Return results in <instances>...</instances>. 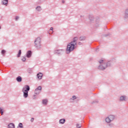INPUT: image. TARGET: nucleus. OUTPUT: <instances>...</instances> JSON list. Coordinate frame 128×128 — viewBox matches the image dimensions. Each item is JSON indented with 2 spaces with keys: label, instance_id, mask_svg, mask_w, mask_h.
I'll return each mask as SVG.
<instances>
[{
  "label": "nucleus",
  "instance_id": "nucleus-32",
  "mask_svg": "<svg viewBox=\"0 0 128 128\" xmlns=\"http://www.w3.org/2000/svg\"><path fill=\"white\" fill-rule=\"evenodd\" d=\"M96 102H98L96 101V100L94 101V102H92V104H94V103H96Z\"/></svg>",
  "mask_w": 128,
  "mask_h": 128
},
{
  "label": "nucleus",
  "instance_id": "nucleus-13",
  "mask_svg": "<svg viewBox=\"0 0 128 128\" xmlns=\"http://www.w3.org/2000/svg\"><path fill=\"white\" fill-rule=\"evenodd\" d=\"M78 98V97H76V96H73L72 98H70V102H72L74 100H76Z\"/></svg>",
  "mask_w": 128,
  "mask_h": 128
},
{
  "label": "nucleus",
  "instance_id": "nucleus-35",
  "mask_svg": "<svg viewBox=\"0 0 128 128\" xmlns=\"http://www.w3.org/2000/svg\"><path fill=\"white\" fill-rule=\"evenodd\" d=\"M2 110V108H0V111Z\"/></svg>",
  "mask_w": 128,
  "mask_h": 128
},
{
  "label": "nucleus",
  "instance_id": "nucleus-19",
  "mask_svg": "<svg viewBox=\"0 0 128 128\" xmlns=\"http://www.w3.org/2000/svg\"><path fill=\"white\" fill-rule=\"evenodd\" d=\"M6 50H3L1 52V54L3 56H6Z\"/></svg>",
  "mask_w": 128,
  "mask_h": 128
},
{
  "label": "nucleus",
  "instance_id": "nucleus-3",
  "mask_svg": "<svg viewBox=\"0 0 128 128\" xmlns=\"http://www.w3.org/2000/svg\"><path fill=\"white\" fill-rule=\"evenodd\" d=\"M30 88L28 85H26L22 88V92L24 94L23 96H24L25 98H26L28 96V92H30Z\"/></svg>",
  "mask_w": 128,
  "mask_h": 128
},
{
  "label": "nucleus",
  "instance_id": "nucleus-7",
  "mask_svg": "<svg viewBox=\"0 0 128 128\" xmlns=\"http://www.w3.org/2000/svg\"><path fill=\"white\" fill-rule=\"evenodd\" d=\"M120 102H126V96H120Z\"/></svg>",
  "mask_w": 128,
  "mask_h": 128
},
{
  "label": "nucleus",
  "instance_id": "nucleus-21",
  "mask_svg": "<svg viewBox=\"0 0 128 128\" xmlns=\"http://www.w3.org/2000/svg\"><path fill=\"white\" fill-rule=\"evenodd\" d=\"M86 40V36H80L79 38V40Z\"/></svg>",
  "mask_w": 128,
  "mask_h": 128
},
{
  "label": "nucleus",
  "instance_id": "nucleus-6",
  "mask_svg": "<svg viewBox=\"0 0 128 128\" xmlns=\"http://www.w3.org/2000/svg\"><path fill=\"white\" fill-rule=\"evenodd\" d=\"M64 50H55L54 51V54H58V56H60L62 54V53Z\"/></svg>",
  "mask_w": 128,
  "mask_h": 128
},
{
  "label": "nucleus",
  "instance_id": "nucleus-24",
  "mask_svg": "<svg viewBox=\"0 0 128 128\" xmlns=\"http://www.w3.org/2000/svg\"><path fill=\"white\" fill-rule=\"evenodd\" d=\"M36 10L38 12H40L42 10V8H40V6H38L36 8Z\"/></svg>",
  "mask_w": 128,
  "mask_h": 128
},
{
  "label": "nucleus",
  "instance_id": "nucleus-25",
  "mask_svg": "<svg viewBox=\"0 0 128 128\" xmlns=\"http://www.w3.org/2000/svg\"><path fill=\"white\" fill-rule=\"evenodd\" d=\"M40 91L37 90L36 92V89L35 90V91H34L35 94H40Z\"/></svg>",
  "mask_w": 128,
  "mask_h": 128
},
{
  "label": "nucleus",
  "instance_id": "nucleus-18",
  "mask_svg": "<svg viewBox=\"0 0 128 128\" xmlns=\"http://www.w3.org/2000/svg\"><path fill=\"white\" fill-rule=\"evenodd\" d=\"M8 128H14V124L10 123L8 125Z\"/></svg>",
  "mask_w": 128,
  "mask_h": 128
},
{
  "label": "nucleus",
  "instance_id": "nucleus-38",
  "mask_svg": "<svg viewBox=\"0 0 128 128\" xmlns=\"http://www.w3.org/2000/svg\"><path fill=\"white\" fill-rule=\"evenodd\" d=\"M80 18H82V16H80Z\"/></svg>",
  "mask_w": 128,
  "mask_h": 128
},
{
  "label": "nucleus",
  "instance_id": "nucleus-20",
  "mask_svg": "<svg viewBox=\"0 0 128 128\" xmlns=\"http://www.w3.org/2000/svg\"><path fill=\"white\" fill-rule=\"evenodd\" d=\"M22 54V50H19L17 54V58H20Z\"/></svg>",
  "mask_w": 128,
  "mask_h": 128
},
{
  "label": "nucleus",
  "instance_id": "nucleus-2",
  "mask_svg": "<svg viewBox=\"0 0 128 128\" xmlns=\"http://www.w3.org/2000/svg\"><path fill=\"white\" fill-rule=\"evenodd\" d=\"M98 62L100 64L98 66V70H104L106 68H108V66H112V62L110 61L106 62L105 60H100L98 61Z\"/></svg>",
  "mask_w": 128,
  "mask_h": 128
},
{
  "label": "nucleus",
  "instance_id": "nucleus-9",
  "mask_svg": "<svg viewBox=\"0 0 128 128\" xmlns=\"http://www.w3.org/2000/svg\"><path fill=\"white\" fill-rule=\"evenodd\" d=\"M2 4L4 6H8V0H3L2 1Z\"/></svg>",
  "mask_w": 128,
  "mask_h": 128
},
{
  "label": "nucleus",
  "instance_id": "nucleus-22",
  "mask_svg": "<svg viewBox=\"0 0 128 128\" xmlns=\"http://www.w3.org/2000/svg\"><path fill=\"white\" fill-rule=\"evenodd\" d=\"M36 90V92L37 90L40 92V90H42V86H38Z\"/></svg>",
  "mask_w": 128,
  "mask_h": 128
},
{
  "label": "nucleus",
  "instance_id": "nucleus-15",
  "mask_svg": "<svg viewBox=\"0 0 128 128\" xmlns=\"http://www.w3.org/2000/svg\"><path fill=\"white\" fill-rule=\"evenodd\" d=\"M59 122L61 124H64V122H66V119L62 118V119L60 120Z\"/></svg>",
  "mask_w": 128,
  "mask_h": 128
},
{
  "label": "nucleus",
  "instance_id": "nucleus-31",
  "mask_svg": "<svg viewBox=\"0 0 128 128\" xmlns=\"http://www.w3.org/2000/svg\"><path fill=\"white\" fill-rule=\"evenodd\" d=\"M18 18H20V17L18 16H16V20H18Z\"/></svg>",
  "mask_w": 128,
  "mask_h": 128
},
{
  "label": "nucleus",
  "instance_id": "nucleus-29",
  "mask_svg": "<svg viewBox=\"0 0 128 128\" xmlns=\"http://www.w3.org/2000/svg\"><path fill=\"white\" fill-rule=\"evenodd\" d=\"M26 57H23V58H22V60L23 62H25L26 60Z\"/></svg>",
  "mask_w": 128,
  "mask_h": 128
},
{
  "label": "nucleus",
  "instance_id": "nucleus-8",
  "mask_svg": "<svg viewBox=\"0 0 128 128\" xmlns=\"http://www.w3.org/2000/svg\"><path fill=\"white\" fill-rule=\"evenodd\" d=\"M124 18H128V8H126L124 10Z\"/></svg>",
  "mask_w": 128,
  "mask_h": 128
},
{
  "label": "nucleus",
  "instance_id": "nucleus-34",
  "mask_svg": "<svg viewBox=\"0 0 128 128\" xmlns=\"http://www.w3.org/2000/svg\"><path fill=\"white\" fill-rule=\"evenodd\" d=\"M62 3L64 4V0H62Z\"/></svg>",
  "mask_w": 128,
  "mask_h": 128
},
{
  "label": "nucleus",
  "instance_id": "nucleus-28",
  "mask_svg": "<svg viewBox=\"0 0 128 128\" xmlns=\"http://www.w3.org/2000/svg\"><path fill=\"white\" fill-rule=\"evenodd\" d=\"M100 26V24L98 23H96V24H95L94 26L95 28H98Z\"/></svg>",
  "mask_w": 128,
  "mask_h": 128
},
{
  "label": "nucleus",
  "instance_id": "nucleus-27",
  "mask_svg": "<svg viewBox=\"0 0 128 128\" xmlns=\"http://www.w3.org/2000/svg\"><path fill=\"white\" fill-rule=\"evenodd\" d=\"M0 112L2 116V114H4V110L2 109H1V110H0Z\"/></svg>",
  "mask_w": 128,
  "mask_h": 128
},
{
  "label": "nucleus",
  "instance_id": "nucleus-23",
  "mask_svg": "<svg viewBox=\"0 0 128 128\" xmlns=\"http://www.w3.org/2000/svg\"><path fill=\"white\" fill-rule=\"evenodd\" d=\"M18 128H24V126H22V123H20Z\"/></svg>",
  "mask_w": 128,
  "mask_h": 128
},
{
  "label": "nucleus",
  "instance_id": "nucleus-11",
  "mask_svg": "<svg viewBox=\"0 0 128 128\" xmlns=\"http://www.w3.org/2000/svg\"><path fill=\"white\" fill-rule=\"evenodd\" d=\"M48 101L46 99H44L42 100V104H44V106H46V104H48Z\"/></svg>",
  "mask_w": 128,
  "mask_h": 128
},
{
  "label": "nucleus",
  "instance_id": "nucleus-16",
  "mask_svg": "<svg viewBox=\"0 0 128 128\" xmlns=\"http://www.w3.org/2000/svg\"><path fill=\"white\" fill-rule=\"evenodd\" d=\"M48 32L49 34H52L54 32V28L52 27H51Z\"/></svg>",
  "mask_w": 128,
  "mask_h": 128
},
{
  "label": "nucleus",
  "instance_id": "nucleus-14",
  "mask_svg": "<svg viewBox=\"0 0 128 128\" xmlns=\"http://www.w3.org/2000/svg\"><path fill=\"white\" fill-rule=\"evenodd\" d=\"M16 80L18 82H20L22 80V78L20 76H18L16 78Z\"/></svg>",
  "mask_w": 128,
  "mask_h": 128
},
{
  "label": "nucleus",
  "instance_id": "nucleus-10",
  "mask_svg": "<svg viewBox=\"0 0 128 128\" xmlns=\"http://www.w3.org/2000/svg\"><path fill=\"white\" fill-rule=\"evenodd\" d=\"M32 52L30 50H28V51L27 53H26V57L28 58H30L32 56Z\"/></svg>",
  "mask_w": 128,
  "mask_h": 128
},
{
  "label": "nucleus",
  "instance_id": "nucleus-17",
  "mask_svg": "<svg viewBox=\"0 0 128 128\" xmlns=\"http://www.w3.org/2000/svg\"><path fill=\"white\" fill-rule=\"evenodd\" d=\"M89 20H90V24H92V22H94V16H90Z\"/></svg>",
  "mask_w": 128,
  "mask_h": 128
},
{
  "label": "nucleus",
  "instance_id": "nucleus-1",
  "mask_svg": "<svg viewBox=\"0 0 128 128\" xmlns=\"http://www.w3.org/2000/svg\"><path fill=\"white\" fill-rule=\"evenodd\" d=\"M76 40H78V37H74L73 40L68 44L66 49V54H70V52H72L76 48L75 46H76Z\"/></svg>",
  "mask_w": 128,
  "mask_h": 128
},
{
  "label": "nucleus",
  "instance_id": "nucleus-5",
  "mask_svg": "<svg viewBox=\"0 0 128 128\" xmlns=\"http://www.w3.org/2000/svg\"><path fill=\"white\" fill-rule=\"evenodd\" d=\"M114 118H116V116H114V115H110L106 118V122L108 124H110V122H112V120H114Z\"/></svg>",
  "mask_w": 128,
  "mask_h": 128
},
{
  "label": "nucleus",
  "instance_id": "nucleus-30",
  "mask_svg": "<svg viewBox=\"0 0 128 128\" xmlns=\"http://www.w3.org/2000/svg\"><path fill=\"white\" fill-rule=\"evenodd\" d=\"M34 118H32L30 120V122H34Z\"/></svg>",
  "mask_w": 128,
  "mask_h": 128
},
{
  "label": "nucleus",
  "instance_id": "nucleus-33",
  "mask_svg": "<svg viewBox=\"0 0 128 128\" xmlns=\"http://www.w3.org/2000/svg\"><path fill=\"white\" fill-rule=\"evenodd\" d=\"M78 44H79L80 46V44H82V42H78Z\"/></svg>",
  "mask_w": 128,
  "mask_h": 128
},
{
  "label": "nucleus",
  "instance_id": "nucleus-4",
  "mask_svg": "<svg viewBox=\"0 0 128 128\" xmlns=\"http://www.w3.org/2000/svg\"><path fill=\"white\" fill-rule=\"evenodd\" d=\"M34 46L38 50H40L42 44H40V37L37 38L34 41Z\"/></svg>",
  "mask_w": 128,
  "mask_h": 128
},
{
  "label": "nucleus",
  "instance_id": "nucleus-37",
  "mask_svg": "<svg viewBox=\"0 0 128 128\" xmlns=\"http://www.w3.org/2000/svg\"><path fill=\"white\" fill-rule=\"evenodd\" d=\"M0 28H2V27L0 26Z\"/></svg>",
  "mask_w": 128,
  "mask_h": 128
},
{
  "label": "nucleus",
  "instance_id": "nucleus-26",
  "mask_svg": "<svg viewBox=\"0 0 128 128\" xmlns=\"http://www.w3.org/2000/svg\"><path fill=\"white\" fill-rule=\"evenodd\" d=\"M82 127V124H76V128H80Z\"/></svg>",
  "mask_w": 128,
  "mask_h": 128
},
{
  "label": "nucleus",
  "instance_id": "nucleus-36",
  "mask_svg": "<svg viewBox=\"0 0 128 128\" xmlns=\"http://www.w3.org/2000/svg\"><path fill=\"white\" fill-rule=\"evenodd\" d=\"M112 126V124H109V126Z\"/></svg>",
  "mask_w": 128,
  "mask_h": 128
},
{
  "label": "nucleus",
  "instance_id": "nucleus-12",
  "mask_svg": "<svg viewBox=\"0 0 128 128\" xmlns=\"http://www.w3.org/2000/svg\"><path fill=\"white\" fill-rule=\"evenodd\" d=\"M37 77L38 78L39 80H42V74L40 72H39L37 74Z\"/></svg>",
  "mask_w": 128,
  "mask_h": 128
}]
</instances>
